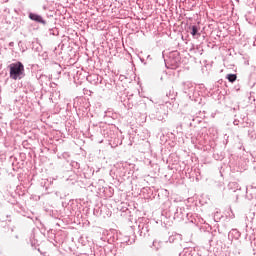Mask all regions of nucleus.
<instances>
[{
    "mask_svg": "<svg viewBox=\"0 0 256 256\" xmlns=\"http://www.w3.org/2000/svg\"><path fill=\"white\" fill-rule=\"evenodd\" d=\"M199 29H197V26H192V31H191V35H193V37H195V35H197Z\"/></svg>",
    "mask_w": 256,
    "mask_h": 256,
    "instance_id": "obj_4",
    "label": "nucleus"
},
{
    "mask_svg": "<svg viewBox=\"0 0 256 256\" xmlns=\"http://www.w3.org/2000/svg\"><path fill=\"white\" fill-rule=\"evenodd\" d=\"M10 79L17 81V79H23L25 77V66L21 62L12 63L9 65Z\"/></svg>",
    "mask_w": 256,
    "mask_h": 256,
    "instance_id": "obj_1",
    "label": "nucleus"
},
{
    "mask_svg": "<svg viewBox=\"0 0 256 256\" xmlns=\"http://www.w3.org/2000/svg\"><path fill=\"white\" fill-rule=\"evenodd\" d=\"M226 79H228L230 83H235V81H237V74H228Z\"/></svg>",
    "mask_w": 256,
    "mask_h": 256,
    "instance_id": "obj_3",
    "label": "nucleus"
},
{
    "mask_svg": "<svg viewBox=\"0 0 256 256\" xmlns=\"http://www.w3.org/2000/svg\"><path fill=\"white\" fill-rule=\"evenodd\" d=\"M29 19H31L32 21H36V23H43V25H45V20H43L40 15L30 13Z\"/></svg>",
    "mask_w": 256,
    "mask_h": 256,
    "instance_id": "obj_2",
    "label": "nucleus"
}]
</instances>
